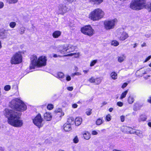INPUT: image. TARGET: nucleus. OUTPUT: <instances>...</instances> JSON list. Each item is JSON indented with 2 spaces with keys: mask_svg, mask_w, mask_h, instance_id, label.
I'll list each match as a JSON object with an SVG mask.
<instances>
[{
  "mask_svg": "<svg viewBox=\"0 0 151 151\" xmlns=\"http://www.w3.org/2000/svg\"><path fill=\"white\" fill-rule=\"evenodd\" d=\"M126 57L124 54L118 57V61L119 63L123 62L125 59Z\"/></svg>",
  "mask_w": 151,
  "mask_h": 151,
  "instance_id": "a211bd4d",
  "label": "nucleus"
},
{
  "mask_svg": "<svg viewBox=\"0 0 151 151\" xmlns=\"http://www.w3.org/2000/svg\"><path fill=\"white\" fill-rule=\"evenodd\" d=\"M4 6V3L2 2H0V9L2 8Z\"/></svg>",
  "mask_w": 151,
  "mask_h": 151,
  "instance_id": "3c124183",
  "label": "nucleus"
},
{
  "mask_svg": "<svg viewBox=\"0 0 151 151\" xmlns=\"http://www.w3.org/2000/svg\"><path fill=\"white\" fill-rule=\"evenodd\" d=\"M115 24V20L105 21L104 24V27L106 30L113 29L114 28Z\"/></svg>",
  "mask_w": 151,
  "mask_h": 151,
  "instance_id": "1a4fd4ad",
  "label": "nucleus"
},
{
  "mask_svg": "<svg viewBox=\"0 0 151 151\" xmlns=\"http://www.w3.org/2000/svg\"><path fill=\"white\" fill-rule=\"evenodd\" d=\"M73 55H74V57L75 58H78L80 56V53H73L67 54V56H72Z\"/></svg>",
  "mask_w": 151,
  "mask_h": 151,
  "instance_id": "b1692460",
  "label": "nucleus"
},
{
  "mask_svg": "<svg viewBox=\"0 0 151 151\" xmlns=\"http://www.w3.org/2000/svg\"><path fill=\"white\" fill-rule=\"evenodd\" d=\"M60 11H61V12H60V13L62 14H63L64 13H65L66 12L65 10V8H61L60 9Z\"/></svg>",
  "mask_w": 151,
  "mask_h": 151,
  "instance_id": "4c0bfd02",
  "label": "nucleus"
},
{
  "mask_svg": "<svg viewBox=\"0 0 151 151\" xmlns=\"http://www.w3.org/2000/svg\"><path fill=\"white\" fill-rule=\"evenodd\" d=\"M147 102L151 104V97L150 96L149 97V98L147 99Z\"/></svg>",
  "mask_w": 151,
  "mask_h": 151,
  "instance_id": "6e6d98bb",
  "label": "nucleus"
},
{
  "mask_svg": "<svg viewBox=\"0 0 151 151\" xmlns=\"http://www.w3.org/2000/svg\"><path fill=\"white\" fill-rule=\"evenodd\" d=\"M137 43H135L134 45V46H133V47L134 48L136 47V46H137Z\"/></svg>",
  "mask_w": 151,
  "mask_h": 151,
  "instance_id": "69168bd1",
  "label": "nucleus"
},
{
  "mask_svg": "<svg viewBox=\"0 0 151 151\" xmlns=\"http://www.w3.org/2000/svg\"><path fill=\"white\" fill-rule=\"evenodd\" d=\"M113 110V109L112 108H110L109 109V111L110 112H111Z\"/></svg>",
  "mask_w": 151,
  "mask_h": 151,
  "instance_id": "680f3d73",
  "label": "nucleus"
},
{
  "mask_svg": "<svg viewBox=\"0 0 151 151\" xmlns=\"http://www.w3.org/2000/svg\"><path fill=\"white\" fill-rule=\"evenodd\" d=\"M76 0H67V1L69 2H72Z\"/></svg>",
  "mask_w": 151,
  "mask_h": 151,
  "instance_id": "bf43d9fd",
  "label": "nucleus"
},
{
  "mask_svg": "<svg viewBox=\"0 0 151 151\" xmlns=\"http://www.w3.org/2000/svg\"><path fill=\"white\" fill-rule=\"evenodd\" d=\"M148 125L149 126L151 127V122H149L148 123Z\"/></svg>",
  "mask_w": 151,
  "mask_h": 151,
  "instance_id": "774afa93",
  "label": "nucleus"
},
{
  "mask_svg": "<svg viewBox=\"0 0 151 151\" xmlns=\"http://www.w3.org/2000/svg\"><path fill=\"white\" fill-rule=\"evenodd\" d=\"M92 134L93 135H96L98 134V132L95 131H93L92 132Z\"/></svg>",
  "mask_w": 151,
  "mask_h": 151,
  "instance_id": "5fc2aeb1",
  "label": "nucleus"
},
{
  "mask_svg": "<svg viewBox=\"0 0 151 151\" xmlns=\"http://www.w3.org/2000/svg\"><path fill=\"white\" fill-rule=\"evenodd\" d=\"M128 101L129 104H132L133 102L134 99L132 97L130 96L128 98Z\"/></svg>",
  "mask_w": 151,
  "mask_h": 151,
  "instance_id": "c85d7f7f",
  "label": "nucleus"
},
{
  "mask_svg": "<svg viewBox=\"0 0 151 151\" xmlns=\"http://www.w3.org/2000/svg\"><path fill=\"white\" fill-rule=\"evenodd\" d=\"M104 15V12L99 8H96L92 11L89 15V18L93 21H98L102 18Z\"/></svg>",
  "mask_w": 151,
  "mask_h": 151,
  "instance_id": "20e7f679",
  "label": "nucleus"
},
{
  "mask_svg": "<svg viewBox=\"0 0 151 151\" xmlns=\"http://www.w3.org/2000/svg\"><path fill=\"white\" fill-rule=\"evenodd\" d=\"M103 123L102 120L100 119H98L96 121V124L98 125H100Z\"/></svg>",
  "mask_w": 151,
  "mask_h": 151,
  "instance_id": "bb28decb",
  "label": "nucleus"
},
{
  "mask_svg": "<svg viewBox=\"0 0 151 151\" xmlns=\"http://www.w3.org/2000/svg\"><path fill=\"white\" fill-rule=\"evenodd\" d=\"M25 30V27H21L19 30V33L21 35L24 34Z\"/></svg>",
  "mask_w": 151,
  "mask_h": 151,
  "instance_id": "c756f323",
  "label": "nucleus"
},
{
  "mask_svg": "<svg viewBox=\"0 0 151 151\" xmlns=\"http://www.w3.org/2000/svg\"><path fill=\"white\" fill-rule=\"evenodd\" d=\"M146 46V44L144 42L142 45L141 46L142 47H143L144 46Z\"/></svg>",
  "mask_w": 151,
  "mask_h": 151,
  "instance_id": "13d9d810",
  "label": "nucleus"
},
{
  "mask_svg": "<svg viewBox=\"0 0 151 151\" xmlns=\"http://www.w3.org/2000/svg\"><path fill=\"white\" fill-rule=\"evenodd\" d=\"M73 86L68 87L67 88V89L69 91H72L73 89Z\"/></svg>",
  "mask_w": 151,
  "mask_h": 151,
  "instance_id": "49530a36",
  "label": "nucleus"
},
{
  "mask_svg": "<svg viewBox=\"0 0 151 151\" xmlns=\"http://www.w3.org/2000/svg\"><path fill=\"white\" fill-rule=\"evenodd\" d=\"M146 119L145 116L144 115H141L140 116L139 119V122H141L142 121H145Z\"/></svg>",
  "mask_w": 151,
  "mask_h": 151,
  "instance_id": "a878e982",
  "label": "nucleus"
},
{
  "mask_svg": "<svg viewBox=\"0 0 151 151\" xmlns=\"http://www.w3.org/2000/svg\"><path fill=\"white\" fill-rule=\"evenodd\" d=\"M151 58V56H149L145 60L144 62H146L149 60Z\"/></svg>",
  "mask_w": 151,
  "mask_h": 151,
  "instance_id": "de8ad7c7",
  "label": "nucleus"
},
{
  "mask_svg": "<svg viewBox=\"0 0 151 151\" xmlns=\"http://www.w3.org/2000/svg\"><path fill=\"white\" fill-rule=\"evenodd\" d=\"M78 106V105L76 104H74L72 105V107L73 108H76Z\"/></svg>",
  "mask_w": 151,
  "mask_h": 151,
  "instance_id": "864d4df0",
  "label": "nucleus"
},
{
  "mask_svg": "<svg viewBox=\"0 0 151 151\" xmlns=\"http://www.w3.org/2000/svg\"><path fill=\"white\" fill-rule=\"evenodd\" d=\"M117 105L121 107L123 105V103L121 102H118L117 103Z\"/></svg>",
  "mask_w": 151,
  "mask_h": 151,
  "instance_id": "37998d69",
  "label": "nucleus"
},
{
  "mask_svg": "<svg viewBox=\"0 0 151 151\" xmlns=\"http://www.w3.org/2000/svg\"><path fill=\"white\" fill-rule=\"evenodd\" d=\"M128 93V90H126L125 91L123 92L121 95L120 97V99H122L123 98H125Z\"/></svg>",
  "mask_w": 151,
  "mask_h": 151,
  "instance_id": "cd10ccee",
  "label": "nucleus"
},
{
  "mask_svg": "<svg viewBox=\"0 0 151 151\" xmlns=\"http://www.w3.org/2000/svg\"><path fill=\"white\" fill-rule=\"evenodd\" d=\"M59 50L61 54H65L66 52V48L65 46L64 47L61 46L60 47Z\"/></svg>",
  "mask_w": 151,
  "mask_h": 151,
  "instance_id": "4be33fe9",
  "label": "nucleus"
},
{
  "mask_svg": "<svg viewBox=\"0 0 151 151\" xmlns=\"http://www.w3.org/2000/svg\"><path fill=\"white\" fill-rule=\"evenodd\" d=\"M88 70H83V72L85 73H87L88 72Z\"/></svg>",
  "mask_w": 151,
  "mask_h": 151,
  "instance_id": "338daca9",
  "label": "nucleus"
},
{
  "mask_svg": "<svg viewBox=\"0 0 151 151\" xmlns=\"http://www.w3.org/2000/svg\"><path fill=\"white\" fill-rule=\"evenodd\" d=\"M90 2L94 4L99 5L101 3L103 0H89Z\"/></svg>",
  "mask_w": 151,
  "mask_h": 151,
  "instance_id": "6ab92c4d",
  "label": "nucleus"
},
{
  "mask_svg": "<svg viewBox=\"0 0 151 151\" xmlns=\"http://www.w3.org/2000/svg\"><path fill=\"white\" fill-rule=\"evenodd\" d=\"M76 75L79 76L81 75V73L79 72L76 73Z\"/></svg>",
  "mask_w": 151,
  "mask_h": 151,
  "instance_id": "052dcab7",
  "label": "nucleus"
},
{
  "mask_svg": "<svg viewBox=\"0 0 151 151\" xmlns=\"http://www.w3.org/2000/svg\"><path fill=\"white\" fill-rule=\"evenodd\" d=\"M7 1L9 4L15 3L18 1V0H7Z\"/></svg>",
  "mask_w": 151,
  "mask_h": 151,
  "instance_id": "f704fd0d",
  "label": "nucleus"
},
{
  "mask_svg": "<svg viewBox=\"0 0 151 151\" xmlns=\"http://www.w3.org/2000/svg\"><path fill=\"white\" fill-rule=\"evenodd\" d=\"M111 45L115 46H118L119 45V42L116 40L113 41L111 42Z\"/></svg>",
  "mask_w": 151,
  "mask_h": 151,
  "instance_id": "473e14b6",
  "label": "nucleus"
},
{
  "mask_svg": "<svg viewBox=\"0 0 151 151\" xmlns=\"http://www.w3.org/2000/svg\"><path fill=\"white\" fill-rule=\"evenodd\" d=\"M74 123V119L72 117L68 116L67 118V132L70 131L72 129L71 125H73Z\"/></svg>",
  "mask_w": 151,
  "mask_h": 151,
  "instance_id": "9d476101",
  "label": "nucleus"
},
{
  "mask_svg": "<svg viewBox=\"0 0 151 151\" xmlns=\"http://www.w3.org/2000/svg\"><path fill=\"white\" fill-rule=\"evenodd\" d=\"M37 58L36 55L32 56L31 58V64L30 66V69L34 68L35 66H37Z\"/></svg>",
  "mask_w": 151,
  "mask_h": 151,
  "instance_id": "f8f14e48",
  "label": "nucleus"
},
{
  "mask_svg": "<svg viewBox=\"0 0 151 151\" xmlns=\"http://www.w3.org/2000/svg\"><path fill=\"white\" fill-rule=\"evenodd\" d=\"M9 106L13 109L18 111H24L27 109V106L24 102L17 98L12 100Z\"/></svg>",
  "mask_w": 151,
  "mask_h": 151,
  "instance_id": "7ed1b4c3",
  "label": "nucleus"
},
{
  "mask_svg": "<svg viewBox=\"0 0 151 151\" xmlns=\"http://www.w3.org/2000/svg\"><path fill=\"white\" fill-rule=\"evenodd\" d=\"M66 56V55H56V54H55L53 55V57L56 58L58 56L60 57V56Z\"/></svg>",
  "mask_w": 151,
  "mask_h": 151,
  "instance_id": "a18cd8bd",
  "label": "nucleus"
},
{
  "mask_svg": "<svg viewBox=\"0 0 151 151\" xmlns=\"http://www.w3.org/2000/svg\"><path fill=\"white\" fill-rule=\"evenodd\" d=\"M101 82V79L99 78H97L95 79V83L96 84H99Z\"/></svg>",
  "mask_w": 151,
  "mask_h": 151,
  "instance_id": "e433bc0d",
  "label": "nucleus"
},
{
  "mask_svg": "<svg viewBox=\"0 0 151 151\" xmlns=\"http://www.w3.org/2000/svg\"><path fill=\"white\" fill-rule=\"evenodd\" d=\"M11 88V86L9 85H7L5 86L4 88V90L6 91H9Z\"/></svg>",
  "mask_w": 151,
  "mask_h": 151,
  "instance_id": "72a5a7b5",
  "label": "nucleus"
},
{
  "mask_svg": "<svg viewBox=\"0 0 151 151\" xmlns=\"http://www.w3.org/2000/svg\"><path fill=\"white\" fill-rule=\"evenodd\" d=\"M43 121V119L42 118L40 114H38L35 118L33 119V122L34 124L39 128L42 127L43 125L42 123Z\"/></svg>",
  "mask_w": 151,
  "mask_h": 151,
  "instance_id": "6e6552de",
  "label": "nucleus"
},
{
  "mask_svg": "<svg viewBox=\"0 0 151 151\" xmlns=\"http://www.w3.org/2000/svg\"><path fill=\"white\" fill-rule=\"evenodd\" d=\"M61 34V32L59 31H55L52 34V36L54 38H57Z\"/></svg>",
  "mask_w": 151,
  "mask_h": 151,
  "instance_id": "f3484780",
  "label": "nucleus"
},
{
  "mask_svg": "<svg viewBox=\"0 0 151 151\" xmlns=\"http://www.w3.org/2000/svg\"><path fill=\"white\" fill-rule=\"evenodd\" d=\"M117 36L120 40L123 41L128 37V35L127 33L123 31V29H119L117 30Z\"/></svg>",
  "mask_w": 151,
  "mask_h": 151,
  "instance_id": "0eeeda50",
  "label": "nucleus"
},
{
  "mask_svg": "<svg viewBox=\"0 0 151 151\" xmlns=\"http://www.w3.org/2000/svg\"><path fill=\"white\" fill-rule=\"evenodd\" d=\"M53 105L52 104H49L48 105L47 108L49 110H51L53 108Z\"/></svg>",
  "mask_w": 151,
  "mask_h": 151,
  "instance_id": "58836bf2",
  "label": "nucleus"
},
{
  "mask_svg": "<svg viewBox=\"0 0 151 151\" xmlns=\"http://www.w3.org/2000/svg\"><path fill=\"white\" fill-rule=\"evenodd\" d=\"M84 139H88L90 138V134L88 132L85 133L83 135Z\"/></svg>",
  "mask_w": 151,
  "mask_h": 151,
  "instance_id": "393cba45",
  "label": "nucleus"
},
{
  "mask_svg": "<svg viewBox=\"0 0 151 151\" xmlns=\"http://www.w3.org/2000/svg\"><path fill=\"white\" fill-rule=\"evenodd\" d=\"M82 122V119L81 118H76L75 119V124L76 126H79L81 124Z\"/></svg>",
  "mask_w": 151,
  "mask_h": 151,
  "instance_id": "aec40b11",
  "label": "nucleus"
},
{
  "mask_svg": "<svg viewBox=\"0 0 151 151\" xmlns=\"http://www.w3.org/2000/svg\"><path fill=\"white\" fill-rule=\"evenodd\" d=\"M123 127L125 131L129 132L131 134L134 133L133 131V129L132 128L126 126H124Z\"/></svg>",
  "mask_w": 151,
  "mask_h": 151,
  "instance_id": "dca6fc26",
  "label": "nucleus"
},
{
  "mask_svg": "<svg viewBox=\"0 0 151 151\" xmlns=\"http://www.w3.org/2000/svg\"><path fill=\"white\" fill-rule=\"evenodd\" d=\"M61 111V110L60 109H59L58 110L55 111L56 112H60Z\"/></svg>",
  "mask_w": 151,
  "mask_h": 151,
  "instance_id": "4d7b16f0",
  "label": "nucleus"
},
{
  "mask_svg": "<svg viewBox=\"0 0 151 151\" xmlns=\"http://www.w3.org/2000/svg\"><path fill=\"white\" fill-rule=\"evenodd\" d=\"M18 112H16L11 110L6 109L4 115L6 116H8L9 115V117H11V115H16V114Z\"/></svg>",
  "mask_w": 151,
  "mask_h": 151,
  "instance_id": "ddd939ff",
  "label": "nucleus"
},
{
  "mask_svg": "<svg viewBox=\"0 0 151 151\" xmlns=\"http://www.w3.org/2000/svg\"><path fill=\"white\" fill-rule=\"evenodd\" d=\"M97 60H94L92 61L90 64V66H94L95 64L97 63Z\"/></svg>",
  "mask_w": 151,
  "mask_h": 151,
  "instance_id": "c9c22d12",
  "label": "nucleus"
},
{
  "mask_svg": "<svg viewBox=\"0 0 151 151\" xmlns=\"http://www.w3.org/2000/svg\"><path fill=\"white\" fill-rule=\"evenodd\" d=\"M82 33L89 37L93 36L95 33V31L90 25L82 27L81 29Z\"/></svg>",
  "mask_w": 151,
  "mask_h": 151,
  "instance_id": "39448f33",
  "label": "nucleus"
},
{
  "mask_svg": "<svg viewBox=\"0 0 151 151\" xmlns=\"http://www.w3.org/2000/svg\"><path fill=\"white\" fill-rule=\"evenodd\" d=\"M44 119L47 121H50L51 120L52 116L50 113L46 112L44 114Z\"/></svg>",
  "mask_w": 151,
  "mask_h": 151,
  "instance_id": "4468645a",
  "label": "nucleus"
},
{
  "mask_svg": "<svg viewBox=\"0 0 151 151\" xmlns=\"http://www.w3.org/2000/svg\"><path fill=\"white\" fill-rule=\"evenodd\" d=\"M145 36L147 37H150V34H147L145 35Z\"/></svg>",
  "mask_w": 151,
  "mask_h": 151,
  "instance_id": "e2e57ef3",
  "label": "nucleus"
},
{
  "mask_svg": "<svg viewBox=\"0 0 151 151\" xmlns=\"http://www.w3.org/2000/svg\"><path fill=\"white\" fill-rule=\"evenodd\" d=\"M73 142L75 143H77L79 141L78 139L77 136H76L73 139Z\"/></svg>",
  "mask_w": 151,
  "mask_h": 151,
  "instance_id": "ea45409f",
  "label": "nucleus"
},
{
  "mask_svg": "<svg viewBox=\"0 0 151 151\" xmlns=\"http://www.w3.org/2000/svg\"><path fill=\"white\" fill-rule=\"evenodd\" d=\"M22 56L19 52L15 54L11 58V63L12 64H17L20 63L22 61Z\"/></svg>",
  "mask_w": 151,
  "mask_h": 151,
  "instance_id": "423d86ee",
  "label": "nucleus"
},
{
  "mask_svg": "<svg viewBox=\"0 0 151 151\" xmlns=\"http://www.w3.org/2000/svg\"><path fill=\"white\" fill-rule=\"evenodd\" d=\"M46 57L44 56L40 57L37 60V66L41 67L45 66L46 65Z\"/></svg>",
  "mask_w": 151,
  "mask_h": 151,
  "instance_id": "9b49d317",
  "label": "nucleus"
},
{
  "mask_svg": "<svg viewBox=\"0 0 151 151\" xmlns=\"http://www.w3.org/2000/svg\"><path fill=\"white\" fill-rule=\"evenodd\" d=\"M21 114L19 112L16 115H11V117H9L8 119V123L11 125L17 127H20L23 124V120L20 119Z\"/></svg>",
  "mask_w": 151,
  "mask_h": 151,
  "instance_id": "f03ea898",
  "label": "nucleus"
},
{
  "mask_svg": "<svg viewBox=\"0 0 151 151\" xmlns=\"http://www.w3.org/2000/svg\"><path fill=\"white\" fill-rule=\"evenodd\" d=\"M95 79L92 77L89 80V81L91 83H94L95 82Z\"/></svg>",
  "mask_w": 151,
  "mask_h": 151,
  "instance_id": "a19ab883",
  "label": "nucleus"
},
{
  "mask_svg": "<svg viewBox=\"0 0 151 151\" xmlns=\"http://www.w3.org/2000/svg\"><path fill=\"white\" fill-rule=\"evenodd\" d=\"M133 134H135L138 136H140L142 134V132L140 130H137L135 131H133Z\"/></svg>",
  "mask_w": 151,
  "mask_h": 151,
  "instance_id": "2f4dec72",
  "label": "nucleus"
},
{
  "mask_svg": "<svg viewBox=\"0 0 151 151\" xmlns=\"http://www.w3.org/2000/svg\"><path fill=\"white\" fill-rule=\"evenodd\" d=\"M145 6L149 12L151 11V3L146 4L145 0H132L130 5V8L134 10H140Z\"/></svg>",
  "mask_w": 151,
  "mask_h": 151,
  "instance_id": "f257e3e1",
  "label": "nucleus"
},
{
  "mask_svg": "<svg viewBox=\"0 0 151 151\" xmlns=\"http://www.w3.org/2000/svg\"><path fill=\"white\" fill-rule=\"evenodd\" d=\"M106 119L108 121H110L111 120V116L109 114L107 115L106 117Z\"/></svg>",
  "mask_w": 151,
  "mask_h": 151,
  "instance_id": "79ce46f5",
  "label": "nucleus"
},
{
  "mask_svg": "<svg viewBox=\"0 0 151 151\" xmlns=\"http://www.w3.org/2000/svg\"><path fill=\"white\" fill-rule=\"evenodd\" d=\"M16 25V23L15 22H11L9 24L10 27L12 28H14Z\"/></svg>",
  "mask_w": 151,
  "mask_h": 151,
  "instance_id": "7c9ffc66",
  "label": "nucleus"
},
{
  "mask_svg": "<svg viewBox=\"0 0 151 151\" xmlns=\"http://www.w3.org/2000/svg\"><path fill=\"white\" fill-rule=\"evenodd\" d=\"M0 151H4V150L3 148L0 147Z\"/></svg>",
  "mask_w": 151,
  "mask_h": 151,
  "instance_id": "0e129e2a",
  "label": "nucleus"
},
{
  "mask_svg": "<svg viewBox=\"0 0 151 151\" xmlns=\"http://www.w3.org/2000/svg\"><path fill=\"white\" fill-rule=\"evenodd\" d=\"M75 49V47L72 45H69L67 47V52H70L73 51Z\"/></svg>",
  "mask_w": 151,
  "mask_h": 151,
  "instance_id": "2eb2a0df",
  "label": "nucleus"
},
{
  "mask_svg": "<svg viewBox=\"0 0 151 151\" xmlns=\"http://www.w3.org/2000/svg\"><path fill=\"white\" fill-rule=\"evenodd\" d=\"M55 76L58 78H63L64 77L63 73L61 72H58L55 74Z\"/></svg>",
  "mask_w": 151,
  "mask_h": 151,
  "instance_id": "412c9836",
  "label": "nucleus"
},
{
  "mask_svg": "<svg viewBox=\"0 0 151 151\" xmlns=\"http://www.w3.org/2000/svg\"><path fill=\"white\" fill-rule=\"evenodd\" d=\"M128 84L127 83H124L122 86V88H124L127 86Z\"/></svg>",
  "mask_w": 151,
  "mask_h": 151,
  "instance_id": "09e8293b",
  "label": "nucleus"
},
{
  "mask_svg": "<svg viewBox=\"0 0 151 151\" xmlns=\"http://www.w3.org/2000/svg\"><path fill=\"white\" fill-rule=\"evenodd\" d=\"M91 114V111H88L86 112V114L88 115H90Z\"/></svg>",
  "mask_w": 151,
  "mask_h": 151,
  "instance_id": "8fccbe9b",
  "label": "nucleus"
},
{
  "mask_svg": "<svg viewBox=\"0 0 151 151\" xmlns=\"http://www.w3.org/2000/svg\"><path fill=\"white\" fill-rule=\"evenodd\" d=\"M121 121L122 122H123L124 121L125 116H120Z\"/></svg>",
  "mask_w": 151,
  "mask_h": 151,
  "instance_id": "c03bdc74",
  "label": "nucleus"
},
{
  "mask_svg": "<svg viewBox=\"0 0 151 151\" xmlns=\"http://www.w3.org/2000/svg\"><path fill=\"white\" fill-rule=\"evenodd\" d=\"M71 79V78L70 76L68 75L67 76V78H66L67 81H70V80Z\"/></svg>",
  "mask_w": 151,
  "mask_h": 151,
  "instance_id": "603ef678",
  "label": "nucleus"
},
{
  "mask_svg": "<svg viewBox=\"0 0 151 151\" xmlns=\"http://www.w3.org/2000/svg\"><path fill=\"white\" fill-rule=\"evenodd\" d=\"M111 78L114 80H115L117 78V75L116 73L115 72H112L110 74Z\"/></svg>",
  "mask_w": 151,
  "mask_h": 151,
  "instance_id": "5701e85b",
  "label": "nucleus"
}]
</instances>
